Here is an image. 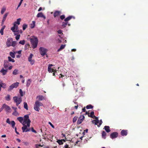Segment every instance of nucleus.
Here are the masks:
<instances>
[{
  "label": "nucleus",
  "instance_id": "obj_20",
  "mask_svg": "<svg viewBox=\"0 0 148 148\" xmlns=\"http://www.w3.org/2000/svg\"><path fill=\"white\" fill-rule=\"evenodd\" d=\"M0 72L2 73L3 75H5L6 74L7 71L3 68L1 70Z\"/></svg>",
  "mask_w": 148,
  "mask_h": 148
},
{
  "label": "nucleus",
  "instance_id": "obj_45",
  "mask_svg": "<svg viewBox=\"0 0 148 148\" xmlns=\"http://www.w3.org/2000/svg\"><path fill=\"white\" fill-rule=\"evenodd\" d=\"M29 44H26L25 46V49H24L25 50H27V49H28V48L29 47Z\"/></svg>",
  "mask_w": 148,
  "mask_h": 148
},
{
  "label": "nucleus",
  "instance_id": "obj_59",
  "mask_svg": "<svg viewBox=\"0 0 148 148\" xmlns=\"http://www.w3.org/2000/svg\"><path fill=\"white\" fill-rule=\"evenodd\" d=\"M0 33L1 34V35H3V30L1 29L0 31Z\"/></svg>",
  "mask_w": 148,
  "mask_h": 148
},
{
  "label": "nucleus",
  "instance_id": "obj_15",
  "mask_svg": "<svg viewBox=\"0 0 148 148\" xmlns=\"http://www.w3.org/2000/svg\"><path fill=\"white\" fill-rule=\"evenodd\" d=\"M88 116L93 118H95V119H97V117L94 115V112L93 111L90 114H88Z\"/></svg>",
  "mask_w": 148,
  "mask_h": 148
},
{
  "label": "nucleus",
  "instance_id": "obj_25",
  "mask_svg": "<svg viewBox=\"0 0 148 148\" xmlns=\"http://www.w3.org/2000/svg\"><path fill=\"white\" fill-rule=\"evenodd\" d=\"M15 32L17 33V34H18L20 33H22V32L21 30L19 31L18 28V26H16V27L15 30Z\"/></svg>",
  "mask_w": 148,
  "mask_h": 148
},
{
  "label": "nucleus",
  "instance_id": "obj_49",
  "mask_svg": "<svg viewBox=\"0 0 148 148\" xmlns=\"http://www.w3.org/2000/svg\"><path fill=\"white\" fill-rule=\"evenodd\" d=\"M78 118V117H77L76 116H75L74 118H73V123H75V122L77 119Z\"/></svg>",
  "mask_w": 148,
  "mask_h": 148
},
{
  "label": "nucleus",
  "instance_id": "obj_32",
  "mask_svg": "<svg viewBox=\"0 0 148 148\" xmlns=\"http://www.w3.org/2000/svg\"><path fill=\"white\" fill-rule=\"evenodd\" d=\"M5 99L7 101H9L10 100V96L9 95H7V96L5 97Z\"/></svg>",
  "mask_w": 148,
  "mask_h": 148
},
{
  "label": "nucleus",
  "instance_id": "obj_3",
  "mask_svg": "<svg viewBox=\"0 0 148 148\" xmlns=\"http://www.w3.org/2000/svg\"><path fill=\"white\" fill-rule=\"evenodd\" d=\"M13 99L14 102L16 103V105L17 106H18V105L21 103L22 101V98L20 97H13Z\"/></svg>",
  "mask_w": 148,
  "mask_h": 148
},
{
  "label": "nucleus",
  "instance_id": "obj_17",
  "mask_svg": "<svg viewBox=\"0 0 148 148\" xmlns=\"http://www.w3.org/2000/svg\"><path fill=\"white\" fill-rule=\"evenodd\" d=\"M17 119L24 126L25 125L24 123L23 122V119L22 117H19L17 118Z\"/></svg>",
  "mask_w": 148,
  "mask_h": 148
},
{
  "label": "nucleus",
  "instance_id": "obj_13",
  "mask_svg": "<svg viewBox=\"0 0 148 148\" xmlns=\"http://www.w3.org/2000/svg\"><path fill=\"white\" fill-rule=\"evenodd\" d=\"M118 135V133L117 132H115L111 133L110 135V137L111 138L113 139L116 138Z\"/></svg>",
  "mask_w": 148,
  "mask_h": 148
},
{
  "label": "nucleus",
  "instance_id": "obj_23",
  "mask_svg": "<svg viewBox=\"0 0 148 148\" xmlns=\"http://www.w3.org/2000/svg\"><path fill=\"white\" fill-rule=\"evenodd\" d=\"M13 26L11 28V29L12 31L14 32H15V30L16 27V25L15 23H14L13 25Z\"/></svg>",
  "mask_w": 148,
  "mask_h": 148
},
{
  "label": "nucleus",
  "instance_id": "obj_44",
  "mask_svg": "<svg viewBox=\"0 0 148 148\" xmlns=\"http://www.w3.org/2000/svg\"><path fill=\"white\" fill-rule=\"evenodd\" d=\"M28 27L27 25L25 24H23V30H24Z\"/></svg>",
  "mask_w": 148,
  "mask_h": 148
},
{
  "label": "nucleus",
  "instance_id": "obj_29",
  "mask_svg": "<svg viewBox=\"0 0 148 148\" xmlns=\"http://www.w3.org/2000/svg\"><path fill=\"white\" fill-rule=\"evenodd\" d=\"M68 22H63L62 23V26L64 28L66 27V26L68 25Z\"/></svg>",
  "mask_w": 148,
  "mask_h": 148
},
{
  "label": "nucleus",
  "instance_id": "obj_9",
  "mask_svg": "<svg viewBox=\"0 0 148 148\" xmlns=\"http://www.w3.org/2000/svg\"><path fill=\"white\" fill-rule=\"evenodd\" d=\"M6 122L9 124H11L13 128H14L15 125V123L14 121H12L11 122H10V119L9 118H8L6 120Z\"/></svg>",
  "mask_w": 148,
  "mask_h": 148
},
{
  "label": "nucleus",
  "instance_id": "obj_53",
  "mask_svg": "<svg viewBox=\"0 0 148 148\" xmlns=\"http://www.w3.org/2000/svg\"><path fill=\"white\" fill-rule=\"evenodd\" d=\"M35 147L36 148H38L39 147H42V146L40 144H36L35 145Z\"/></svg>",
  "mask_w": 148,
  "mask_h": 148
},
{
  "label": "nucleus",
  "instance_id": "obj_50",
  "mask_svg": "<svg viewBox=\"0 0 148 148\" xmlns=\"http://www.w3.org/2000/svg\"><path fill=\"white\" fill-rule=\"evenodd\" d=\"M19 93L21 97H23V92L21 89H20L19 90Z\"/></svg>",
  "mask_w": 148,
  "mask_h": 148
},
{
  "label": "nucleus",
  "instance_id": "obj_61",
  "mask_svg": "<svg viewBox=\"0 0 148 148\" xmlns=\"http://www.w3.org/2000/svg\"><path fill=\"white\" fill-rule=\"evenodd\" d=\"M14 129L16 133L18 134H19V133L17 131L16 128V127H15Z\"/></svg>",
  "mask_w": 148,
  "mask_h": 148
},
{
  "label": "nucleus",
  "instance_id": "obj_55",
  "mask_svg": "<svg viewBox=\"0 0 148 148\" xmlns=\"http://www.w3.org/2000/svg\"><path fill=\"white\" fill-rule=\"evenodd\" d=\"M65 18V16L64 15H63L60 16V18L61 20H63Z\"/></svg>",
  "mask_w": 148,
  "mask_h": 148
},
{
  "label": "nucleus",
  "instance_id": "obj_39",
  "mask_svg": "<svg viewBox=\"0 0 148 148\" xmlns=\"http://www.w3.org/2000/svg\"><path fill=\"white\" fill-rule=\"evenodd\" d=\"M93 108V106L91 105L90 104L86 106V108L88 109H92Z\"/></svg>",
  "mask_w": 148,
  "mask_h": 148
},
{
  "label": "nucleus",
  "instance_id": "obj_22",
  "mask_svg": "<svg viewBox=\"0 0 148 148\" xmlns=\"http://www.w3.org/2000/svg\"><path fill=\"white\" fill-rule=\"evenodd\" d=\"M73 18V16H70L66 18H65L64 19V21L65 22H68V21H69Z\"/></svg>",
  "mask_w": 148,
  "mask_h": 148
},
{
  "label": "nucleus",
  "instance_id": "obj_12",
  "mask_svg": "<svg viewBox=\"0 0 148 148\" xmlns=\"http://www.w3.org/2000/svg\"><path fill=\"white\" fill-rule=\"evenodd\" d=\"M30 121L29 119V116L28 115H26L24 116L23 119V122L25 125L28 122V121Z\"/></svg>",
  "mask_w": 148,
  "mask_h": 148
},
{
  "label": "nucleus",
  "instance_id": "obj_26",
  "mask_svg": "<svg viewBox=\"0 0 148 148\" xmlns=\"http://www.w3.org/2000/svg\"><path fill=\"white\" fill-rule=\"evenodd\" d=\"M35 25V22L33 21L32 22V23L30 25V27L31 28H34Z\"/></svg>",
  "mask_w": 148,
  "mask_h": 148
},
{
  "label": "nucleus",
  "instance_id": "obj_18",
  "mask_svg": "<svg viewBox=\"0 0 148 148\" xmlns=\"http://www.w3.org/2000/svg\"><path fill=\"white\" fill-rule=\"evenodd\" d=\"M61 14L60 11H56L54 13V16L55 17L59 16Z\"/></svg>",
  "mask_w": 148,
  "mask_h": 148
},
{
  "label": "nucleus",
  "instance_id": "obj_31",
  "mask_svg": "<svg viewBox=\"0 0 148 148\" xmlns=\"http://www.w3.org/2000/svg\"><path fill=\"white\" fill-rule=\"evenodd\" d=\"M21 19L20 18H19L18 19H17L16 20V21L14 23H15L19 25L20 24V22L21 21Z\"/></svg>",
  "mask_w": 148,
  "mask_h": 148
},
{
  "label": "nucleus",
  "instance_id": "obj_14",
  "mask_svg": "<svg viewBox=\"0 0 148 148\" xmlns=\"http://www.w3.org/2000/svg\"><path fill=\"white\" fill-rule=\"evenodd\" d=\"M22 129L23 132H27L30 131V129L27 128V126L26 125H24V126L22 127Z\"/></svg>",
  "mask_w": 148,
  "mask_h": 148
},
{
  "label": "nucleus",
  "instance_id": "obj_42",
  "mask_svg": "<svg viewBox=\"0 0 148 148\" xmlns=\"http://www.w3.org/2000/svg\"><path fill=\"white\" fill-rule=\"evenodd\" d=\"M10 56H11V57L13 58H14L15 57V56L14 53L13 52H10Z\"/></svg>",
  "mask_w": 148,
  "mask_h": 148
},
{
  "label": "nucleus",
  "instance_id": "obj_28",
  "mask_svg": "<svg viewBox=\"0 0 148 148\" xmlns=\"http://www.w3.org/2000/svg\"><path fill=\"white\" fill-rule=\"evenodd\" d=\"M65 46V45H62L60 47V48L58 50V51H59L61 50L62 49H64Z\"/></svg>",
  "mask_w": 148,
  "mask_h": 148
},
{
  "label": "nucleus",
  "instance_id": "obj_54",
  "mask_svg": "<svg viewBox=\"0 0 148 148\" xmlns=\"http://www.w3.org/2000/svg\"><path fill=\"white\" fill-rule=\"evenodd\" d=\"M31 123V121H28V122H27L26 123V124H27V125H26L27 126V127H29L30 125V123Z\"/></svg>",
  "mask_w": 148,
  "mask_h": 148
},
{
  "label": "nucleus",
  "instance_id": "obj_6",
  "mask_svg": "<svg viewBox=\"0 0 148 148\" xmlns=\"http://www.w3.org/2000/svg\"><path fill=\"white\" fill-rule=\"evenodd\" d=\"M40 53L42 56H43L46 54L47 50L46 49L42 47H40L39 48Z\"/></svg>",
  "mask_w": 148,
  "mask_h": 148
},
{
  "label": "nucleus",
  "instance_id": "obj_37",
  "mask_svg": "<svg viewBox=\"0 0 148 148\" xmlns=\"http://www.w3.org/2000/svg\"><path fill=\"white\" fill-rule=\"evenodd\" d=\"M12 114L15 116H17L19 115V114L17 111H14L12 113Z\"/></svg>",
  "mask_w": 148,
  "mask_h": 148
},
{
  "label": "nucleus",
  "instance_id": "obj_62",
  "mask_svg": "<svg viewBox=\"0 0 148 148\" xmlns=\"http://www.w3.org/2000/svg\"><path fill=\"white\" fill-rule=\"evenodd\" d=\"M23 143H24V144L26 145H28V144H29L27 142H24Z\"/></svg>",
  "mask_w": 148,
  "mask_h": 148
},
{
  "label": "nucleus",
  "instance_id": "obj_47",
  "mask_svg": "<svg viewBox=\"0 0 148 148\" xmlns=\"http://www.w3.org/2000/svg\"><path fill=\"white\" fill-rule=\"evenodd\" d=\"M5 10L6 8L3 7L1 9V14H3L4 12L5 11Z\"/></svg>",
  "mask_w": 148,
  "mask_h": 148
},
{
  "label": "nucleus",
  "instance_id": "obj_21",
  "mask_svg": "<svg viewBox=\"0 0 148 148\" xmlns=\"http://www.w3.org/2000/svg\"><path fill=\"white\" fill-rule=\"evenodd\" d=\"M37 17H43L44 19H45L46 17L44 16L42 12L39 13L37 15Z\"/></svg>",
  "mask_w": 148,
  "mask_h": 148
},
{
  "label": "nucleus",
  "instance_id": "obj_19",
  "mask_svg": "<svg viewBox=\"0 0 148 148\" xmlns=\"http://www.w3.org/2000/svg\"><path fill=\"white\" fill-rule=\"evenodd\" d=\"M36 99H38V101H42L44 99V97L42 95H38L36 97Z\"/></svg>",
  "mask_w": 148,
  "mask_h": 148
},
{
  "label": "nucleus",
  "instance_id": "obj_35",
  "mask_svg": "<svg viewBox=\"0 0 148 148\" xmlns=\"http://www.w3.org/2000/svg\"><path fill=\"white\" fill-rule=\"evenodd\" d=\"M7 63H8V62L7 60L4 61V66L5 68H7L8 66L7 64Z\"/></svg>",
  "mask_w": 148,
  "mask_h": 148
},
{
  "label": "nucleus",
  "instance_id": "obj_38",
  "mask_svg": "<svg viewBox=\"0 0 148 148\" xmlns=\"http://www.w3.org/2000/svg\"><path fill=\"white\" fill-rule=\"evenodd\" d=\"M31 81L30 79H29L27 80V83L26 84V86L28 87L30 85V84L31 83Z\"/></svg>",
  "mask_w": 148,
  "mask_h": 148
},
{
  "label": "nucleus",
  "instance_id": "obj_64",
  "mask_svg": "<svg viewBox=\"0 0 148 148\" xmlns=\"http://www.w3.org/2000/svg\"><path fill=\"white\" fill-rule=\"evenodd\" d=\"M69 146L68 145L66 144L64 146L65 148H68Z\"/></svg>",
  "mask_w": 148,
  "mask_h": 148
},
{
  "label": "nucleus",
  "instance_id": "obj_57",
  "mask_svg": "<svg viewBox=\"0 0 148 148\" xmlns=\"http://www.w3.org/2000/svg\"><path fill=\"white\" fill-rule=\"evenodd\" d=\"M31 130H32V132H34V133H37L36 131L34 129L33 127H32L31 128Z\"/></svg>",
  "mask_w": 148,
  "mask_h": 148
},
{
  "label": "nucleus",
  "instance_id": "obj_34",
  "mask_svg": "<svg viewBox=\"0 0 148 148\" xmlns=\"http://www.w3.org/2000/svg\"><path fill=\"white\" fill-rule=\"evenodd\" d=\"M24 107L27 110H28V105L27 103L26 102H24Z\"/></svg>",
  "mask_w": 148,
  "mask_h": 148
},
{
  "label": "nucleus",
  "instance_id": "obj_36",
  "mask_svg": "<svg viewBox=\"0 0 148 148\" xmlns=\"http://www.w3.org/2000/svg\"><path fill=\"white\" fill-rule=\"evenodd\" d=\"M8 14V13H6L4 14L3 16L2 20L5 21L6 20V18Z\"/></svg>",
  "mask_w": 148,
  "mask_h": 148
},
{
  "label": "nucleus",
  "instance_id": "obj_46",
  "mask_svg": "<svg viewBox=\"0 0 148 148\" xmlns=\"http://www.w3.org/2000/svg\"><path fill=\"white\" fill-rule=\"evenodd\" d=\"M18 72V70L16 69H15L13 72L12 74L14 75H16L17 74Z\"/></svg>",
  "mask_w": 148,
  "mask_h": 148
},
{
  "label": "nucleus",
  "instance_id": "obj_4",
  "mask_svg": "<svg viewBox=\"0 0 148 148\" xmlns=\"http://www.w3.org/2000/svg\"><path fill=\"white\" fill-rule=\"evenodd\" d=\"M1 108L2 110L4 108L6 112L9 113L11 112V109L10 108L5 104H3Z\"/></svg>",
  "mask_w": 148,
  "mask_h": 148
},
{
  "label": "nucleus",
  "instance_id": "obj_40",
  "mask_svg": "<svg viewBox=\"0 0 148 148\" xmlns=\"http://www.w3.org/2000/svg\"><path fill=\"white\" fill-rule=\"evenodd\" d=\"M106 135V132L104 131H103L102 132V137L104 138H105Z\"/></svg>",
  "mask_w": 148,
  "mask_h": 148
},
{
  "label": "nucleus",
  "instance_id": "obj_48",
  "mask_svg": "<svg viewBox=\"0 0 148 148\" xmlns=\"http://www.w3.org/2000/svg\"><path fill=\"white\" fill-rule=\"evenodd\" d=\"M25 41L24 40H20L19 42V43L22 45H24L25 44Z\"/></svg>",
  "mask_w": 148,
  "mask_h": 148
},
{
  "label": "nucleus",
  "instance_id": "obj_1",
  "mask_svg": "<svg viewBox=\"0 0 148 148\" xmlns=\"http://www.w3.org/2000/svg\"><path fill=\"white\" fill-rule=\"evenodd\" d=\"M42 105L43 104L41 102L37 101L35 102L34 105V109L36 111L39 112L40 110L39 107Z\"/></svg>",
  "mask_w": 148,
  "mask_h": 148
},
{
  "label": "nucleus",
  "instance_id": "obj_56",
  "mask_svg": "<svg viewBox=\"0 0 148 148\" xmlns=\"http://www.w3.org/2000/svg\"><path fill=\"white\" fill-rule=\"evenodd\" d=\"M58 33L59 34H62L63 33H62V31L61 30H59L57 31Z\"/></svg>",
  "mask_w": 148,
  "mask_h": 148
},
{
  "label": "nucleus",
  "instance_id": "obj_60",
  "mask_svg": "<svg viewBox=\"0 0 148 148\" xmlns=\"http://www.w3.org/2000/svg\"><path fill=\"white\" fill-rule=\"evenodd\" d=\"M12 108L14 110V111H16V110L17 109V108L16 107L12 106Z\"/></svg>",
  "mask_w": 148,
  "mask_h": 148
},
{
  "label": "nucleus",
  "instance_id": "obj_27",
  "mask_svg": "<svg viewBox=\"0 0 148 148\" xmlns=\"http://www.w3.org/2000/svg\"><path fill=\"white\" fill-rule=\"evenodd\" d=\"M96 120H93L92 121V123L94 124L95 123V125H97V124L99 123V121L98 119H96Z\"/></svg>",
  "mask_w": 148,
  "mask_h": 148
},
{
  "label": "nucleus",
  "instance_id": "obj_58",
  "mask_svg": "<svg viewBox=\"0 0 148 148\" xmlns=\"http://www.w3.org/2000/svg\"><path fill=\"white\" fill-rule=\"evenodd\" d=\"M49 124L51 126V127L53 128H54V125L52 124V123L49 122Z\"/></svg>",
  "mask_w": 148,
  "mask_h": 148
},
{
  "label": "nucleus",
  "instance_id": "obj_8",
  "mask_svg": "<svg viewBox=\"0 0 148 148\" xmlns=\"http://www.w3.org/2000/svg\"><path fill=\"white\" fill-rule=\"evenodd\" d=\"M84 115H81L77 120V124L78 125L80 124L84 120Z\"/></svg>",
  "mask_w": 148,
  "mask_h": 148
},
{
  "label": "nucleus",
  "instance_id": "obj_33",
  "mask_svg": "<svg viewBox=\"0 0 148 148\" xmlns=\"http://www.w3.org/2000/svg\"><path fill=\"white\" fill-rule=\"evenodd\" d=\"M8 60L9 62H14L15 60L13 59H12L10 57L8 56Z\"/></svg>",
  "mask_w": 148,
  "mask_h": 148
},
{
  "label": "nucleus",
  "instance_id": "obj_63",
  "mask_svg": "<svg viewBox=\"0 0 148 148\" xmlns=\"http://www.w3.org/2000/svg\"><path fill=\"white\" fill-rule=\"evenodd\" d=\"M58 42L59 43H61L62 41L60 39H58L57 40Z\"/></svg>",
  "mask_w": 148,
  "mask_h": 148
},
{
  "label": "nucleus",
  "instance_id": "obj_24",
  "mask_svg": "<svg viewBox=\"0 0 148 148\" xmlns=\"http://www.w3.org/2000/svg\"><path fill=\"white\" fill-rule=\"evenodd\" d=\"M104 129L108 133L110 131V130L109 126H105L104 127Z\"/></svg>",
  "mask_w": 148,
  "mask_h": 148
},
{
  "label": "nucleus",
  "instance_id": "obj_41",
  "mask_svg": "<svg viewBox=\"0 0 148 148\" xmlns=\"http://www.w3.org/2000/svg\"><path fill=\"white\" fill-rule=\"evenodd\" d=\"M57 142L60 145H62L63 144V143L62 142V140H57Z\"/></svg>",
  "mask_w": 148,
  "mask_h": 148
},
{
  "label": "nucleus",
  "instance_id": "obj_30",
  "mask_svg": "<svg viewBox=\"0 0 148 148\" xmlns=\"http://www.w3.org/2000/svg\"><path fill=\"white\" fill-rule=\"evenodd\" d=\"M0 86L1 87L3 88H5L6 87V85L5 84L3 83H0Z\"/></svg>",
  "mask_w": 148,
  "mask_h": 148
},
{
  "label": "nucleus",
  "instance_id": "obj_52",
  "mask_svg": "<svg viewBox=\"0 0 148 148\" xmlns=\"http://www.w3.org/2000/svg\"><path fill=\"white\" fill-rule=\"evenodd\" d=\"M23 1V0H21L20 1L18 5V7H17L16 9H18V8L20 6L21 4H22V3Z\"/></svg>",
  "mask_w": 148,
  "mask_h": 148
},
{
  "label": "nucleus",
  "instance_id": "obj_51",
  "mask_svg": "<svg viewBox=\"0 0 148 148\" xmlns=\"http://www.w3.org/2000/svg\"><path fill=\"white\" fill-rule=\"evenodd\" d=\"M20 36V34H17V35H16L15 37V38L16 40H18L19 39Z\"/></svg>",
  "mask_w": 148,
  "mask_h": 148
},
{
  "label": "nucleus",
  "instance_id": "obj_7",
  "mask_svg": "<svg viewBox=\"0 0 148 148\" xmlns=\"http://www.w3.org/2000/svg\"><path fill=\"white\" fill-rule=\"evenodd\" d=\"M33 56V55L32 53H31L30 54L28 58V61L29 62H30V64L31 65H33L35 63V60H32V58Z\"/></svg>",
  "mask_w": 148,
  "mask_h": 148
},
{
  "label": "nucleus",
  "instance_id": "obj_43",
  "mask_svg": "<svg viewBox=\"0 0 148 148\" xmlns=\"http://www.w3.org/2000/svg\"><path fill=\"white\" fill-rule=\"evenodd\" d=\"M16 42L15 41H12V42L11 46H12L13 47H14L16 45Z\"/></svg>",
  "mask_w": 148,
  "mask_h": 148
},
{
  "label": "nucleus",
  "instance_id": "obj_2",
  "mask_svg": "<svg viewBox=\"0 0 148 148\" xmlns=\"http://www.w3.org/2000/svg\"><path fill=\"white\" fill-rule=\"evenodd\" d=\"M30 42L32 45V48L33 49L37 47L38 43V40L37 38H31Z\"/></svg>",
  "mask_w": 148,
  "mask_h": 148
},
{
  "label": "nucleus",
  "instance_id": "obj_16",
  "mask_svg": "<svg viewBox=\"0 0 148 148\" xmlns=\"http://www.w3.org/2000/svg\"><path fill=\"white\" fill-rule=\"evenodd\" d=\"M121 134L122 136H126L127 134V130H122L121 132Z\"/></svg>",
  "mask_w": 148,
  "mask_h": 148
},
{
  "label": "nucleus",
  "instance_id": "obj_10",
  "mask_svg": "<svg viewBox=\"0 0 148 148\" xmlns=\"http://www.w3.org/2000/svg\"><path fill=\"white\" fill-rule=\"evenodd\" d=\"M53 66V65L52 64H49V65L48 68V71L49 72H56V69H54L53 68H52L51 67Z\"/></svg>",
  "mask_w": 148,
  "mask_h": 148
},
{
  "label": "nucleus",
  "instance_id": "obj_11",
  "mask_svg": "<svg viewBox=\"0 0 148 148\" xmlns=\"http://www.w3.org/2000/svg\"><path fill=\"white\" fill-rule=\"evenodd\" d=\"M12 41V38H9L7 39L6 42V45L8 47H9L11 45V42Z\"/></svg>",
  "mask_w": 148,
  "mask_h": 148
},
{
  "label": "nucleus",
  "instance_id": "obj_5",
  "mask_svg": "<svg viewBox=\"0 0 148 148\" xmlns=\"http://www.w3.org/2000/svg\"><path fill=\"white\" fill-rule=\"evenodd\" d=\"M19 84V83L18 82H16L10 86L9 88H8V90L10 91L12 90L14 88H16L18 86Z\"/></svg>",
  "mask_w": 148,
  "mask_h": 148
}]
</instances>
